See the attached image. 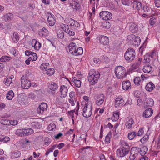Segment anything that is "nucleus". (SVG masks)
<instances>
[{
	"label": "nucleus",
	"instance_id": "f257e3e1",
	"mask_svg": "<svg viewBox=\"0 0 160 160\" xmlns=\"http://www.w3.org/2000/svg\"><path fill=\"white\" fill-rule=\"evenodd\" d=\"M99 77L100 74L98 71L91 69L89 72L88 80L90 84L93 85L97 82Z\"/></svg>",
	"mask_w": 160,
	"mask_h": 160
},
{
	"label": "nucleus",
	"instance_id": "f03ea898",
	"mask_svg": "<svg viewBox=\"0 0 160 160\" xmlns=\"http://www.w3.org/2000/svg\"><path fill=\"white\" fill-rule=\"evenodd\" d=\"M115 72L116 77L119 79L126 77L127 75L125 68L121 66H118L115 68Z\"/></svg>",
	"mask_w": 160,
	"mask_h": 160
},
{
	"label": "nucleus",
	"instance_id": "7ed1b4c3",
	"mask_svg": "<svg viewBox=\"0 0 160 160\" xmlns=\"http://www.w3.org/2000/svg\"><path fill=\"white\" fill-rule=\"evenodd\" d=\"M136 53L134 49L129 48L127 50L124 54V57L127 61H131L133 60L135 57Z\"/></svg>",
	"mask_w": 160,
	"mask_h": 160
},
{
	"label": "nucleus",
	"instance_id": "20e7f679",
	"mask_svg": "<svg viewBox=\"0 0 160 160\" xmlns=\"http://www.w3.org/2000/svg\"><path fill=\"white\" fill-rule=\"evenodd\" d=\"M82 106L83 107L82 110L83 116L86 118L90 117L92 114L91 105L86 103L85 105H83Z\"/></svg>",
	"mask_w": 160,
	"mask_h": 160
},
{
	"label": "nucleus",
	"instance_id": "39448f33",
	"mask_svg": "<svg viewBox=\"0 0 160 160\" xmlns=\"http://www.w3.org/2000/svg\"><path fill=\"white\" fill-rule=\"evenodd\" d=\"M82 75H78L72 77L71 81L73 83V84L75 87L78 88H79L81 86V79L82 78Z\"/></svg>",
	"mask_w": 160,
	"mask_h": 160
},
{
	"label": "nucleus",
	"instance_id": "423d86ee",
	"mask_svg": "<svg viewBox=\"0 0 160 160\" xmlns=\"http://www.w3.org/2000/svg\"><path fill=\"white\" fill-rule=\"evenodd\" d=\"M67 24L74 29H76L80 26L79 23L74 20L71 18H67L65 19Z\"/></svg>",
	"mask_w": 160,
	"mask_h": 160
},
{
	"label": "nucleus",
	"instance_id": "0eeeda50",
	"mask_svg": "<svg viewBox=\"0 0 160 160\" xmlns=\"http://www.w3.org/2000/svg\"><path fill=\"white\" fill-rule=\"evenodd\" d=\"M140 149L136 147L132 148L131 150L130 155L129 157L130 160L134 159L139 156V152Z\"/></svg>",
	"mask_w": 160,
	"mask_h": 160
},
{
	"label": "nucleus",
	"instance_id": "6e6552de",
	"mask_svg": "<svg viewBox=\"0 0 160 160\" xmlns=\"http://www.w3.org/2000/svg\"><path fill=\"white\" fill-rule=\"evenodd\" d=\"M129 151V148H120L117 150V155L119 158L124 157L128 153Z\"/></svg>",
	"mask_w": 160,
	"mask_h": 160
},
{
	"label": "nucleus",
	"instance_id": "1a4fd4ad",
	"mask_svg": "<svg viewBox=\"0 0 160 160\" xmlns=\"http://www.w3.org/2000/svg\"><path fill=\"white\" fill-rule=\"evenodd\" d=\"M21 87L24 89H27L31 85V82L30 80L27 79L24 76H22L21 79Z\"/></svg>",
	"mask_w": 160,
	"mask_h": 160
},
{
	"label": "nucleus",
	"instance_id": "9d476101",
	"mask_svg": "<svg viewBox=\"0 0 160 160\" xmlns=\"http://www.w3.org/2000/svg\"><path fill=\"white\" fill-rule=\"evenodd\" d=\"M99 15L100 18L105 20L110 19L112 18L111 13L108 11H102L100 13Z\"/></svg>",
	"mask_w": 160,
	"mask_h": 160
},
{
	"label": "nucleus",
	"instance_id": "9b49d317",
	"mask_svg": "<svg viewBox=\"0 0 160 160\" xmlns=\"http://www.w3.org/2000/svg\"><path fill=\"white\" fill-rule=\"evenodd\" d=\"M48 105L45 102H42L37 108V112L38 114H42L47 111Z\"/></svg>",
	"mask_w": 160,
	"mask_h": 160
},
{
	"label": "nucleus",
	"instance_id": "f8f14e48",
	"mask_svg": "<svg viewBox=\"0 0 160 160\" xmlns=\"http://www.w3.org/2000/svg\"><path fill=\"white\" fill-rule=\"evenodd\" d=\"M124 100L121 96L116 98L115 101L114 106L116 108H118L122 106L124 104Z\"/></svg>",
	"mask_w": 160,
	"mask_h": 160
},
{
	"label": "nucleus",
	"instance_id": "ddd939ff",
	"mask_svg": "<svg viewBox=\"0 0 160 160\" xmlns=\"http://www.w3.org/2000/svg\"><path fill=\"white\" fill-rule=\"evenodd\" d=\"M48 19L47 22L50 26H53L55 23L54 16L51 13L48 12L47 14Z\"/></svg>",
	"mask_w": 160,
	"mask_h": 160
},
{
	"label": "nucleus",
	"instance_id": "4468645a",
	"mask_svg": "<svg viewBox=\"0 0 160 160\" xmlns=\"http://www.w3.org/2000/svg\"><path fill=\"white\" fill-rule=\"evenodd\" d=\"M68 91V89L66 86L64 85H61L60 88L61 97L62 98L65 97L67 95Z\"/></svg>",
	"mask_w": 160,
	"mask_h": 160
},
{
	"label": "nucleus",
	"instance_id": "2eb2a0df",
	"mask_svg": "<svg viewBox=\"0 0 160 160\" xmlns=\"http://www.w3.org/2000/svg\"><path fill=\"white\" fill-rule=\"evenodd\" d=\"M31 44L35 50L38 51L41 48V44L35 39H33L31 42Z\"/></svg>",
	"mask_w": 160,
	"mask_h": 160
},
{
	"label": "nucleus",
	"instance_id": "dca6fc26",
	"mask_svg": "<svg viewBox=\"0 0 160 160\" xmlns=\"http://www.w3.org/2000/svg\"><path fill=\"white\" fill-rule=\"evenodd\" d=\"M100 43L104 45H108L109 43V38L104 35H101L99 38Z\"/></svg>",
	"mask_w": 160,
	"mask_h": 160
},
{
	"label": "nucleus",
	"instance_id": "f3484780",
	"mask_svg": "<svg viewBox=\"0 0 160 160\" xmlns=\"http://www.w3.org/2000/svg\"><path fill=\"white\" fill-rule=\"evenodd\" d=\"M104 95L103 94H101L97 96L96 103L98 106L102 104L104 101Z\"/></svg>",
	"mask_w": 160,
	"mask_h": 160
},
{
	"label": "nucleus",
	"instance_id": "a211bd4d",
	"mask_svg": "<svg viewBox=\"0 0 160 160\" xmlns=\"http://www.w3.org/2000/svg\"><path fill=\"white\" fill-rule=\"evenodd\" d=\"M133 123L134 120L132 118H127L125 124L126 128L129 129L132 128Z\"/></svg>",
	"mask_w": 160,
	"mask_h": 160
},
{
	"label": "nucleus",
	"instance_id": "6ab92c4d",
	"mask_svg": "<svg viewBox=\"0 0 160 160\" xmlns=\"http://www.w3.org/2000/svg\"><path fill=\"white\" fill-rule=\"evenodd\" d=\"M76 48V44L75 43L72 42L70 43L68 46L69 52L71 54L75 53L74 51H75V49Z\"/></svg>",
	"mask_w": 160,
	"mask_h": 160
},
{
	"label": "nucleus",
	"instance_id": "aec40b11",
	"mask_svg": "<svg viewBox=\"0 0 160 160\" xmlns=\"http://www.w3.org/2000/svg\"><path fill=\"white\" fill-rule=\"evenodd\" d=\"M131 86L130 82L129 80L123 81L122 83V88L124 90H128Z\"/></svg>",
	"mask_w": 160,
	"mask_h": 160
},
{
	"label": "nucleus",
	"instance_id": "412c9836",
	"mask_svg": "<svg viewBox=\"0 0 160 160\" xmlns=\"http://www.w3.org/2000/svg\"><path fill=\"white\" fill-rule=\"evenodd\" d=\"M153 113V110L149 108L146 110L143 114V116L145 118H148L151 116Z\"/></svg>",
	"mask_w": 160,
	"mask_h": 160
},
{
	"label": "nucleus",
	"instance_id": "4be33fe9",
	"mask_svg": "<svg viewBox=\"0 0 160 160\" xmlns=\"http://www.w3.org/2000/svg\"><path fill=\"white\" fill-rule=\"evenodd\" d=\"M144 104L147 107H151L154 104V101L151 98H146L145 100Z\"/></svg>",
	"mask_w": 160,
	"mask_h": 160
},
{
	"label": "nucleus",
	"instance_id": "5701e85b",
	"mask_svg": "<svg viewBox=\"0 0 160 160\" xmlns=\"http://www.w3.org/2000/svg\"><path fill=\"white\" fill-rule=\"evenodd\" d=\"M155 85L152 82H148L146 86V89L148 91L151 92L155 88Z\"/></svg>",
	"mask_w": 160,
	"mask_h": 160
},
{
	"label": "nucleus",
	"instance_id": "b1692460",
	"mask_svg": "<svg viewBox=\"0 0 160 160\" xmlns=\"http://www.w3.org/2000/svg\"><path fill=\"white\" fill-rule=\"evenodd\" d=\"M133 7L134 9L138 11L142 8V4L140 2H134L133 3Z\"/></svg>",
	"mask_w": 160,
	"mask_h": 160
},
{
	"label": "nucleus",
	"instance_id": "393cba45",
	"mask_svg": "<svg viewBox=\"0 0 160 160\" xmlns=\"http://www.w3.org/2000/svg\"><path fill=\"white\" fill-rule=\"evenodd\" d=\"M130 30L132 33H136L138 30V26L135 23H132L129 27Z\"/></svg>",
	"mask_w": 160,
	"mask_h": 160
},
{
	"label": "nucleus",
	"instance_id": "a878e982",
	"mask_svg": "<svg viewBox=\"0 0 160 160\" xmlns=\"http://www.w3.org/2000/svg\"><path fill=\"white\" fill-rule=\"evenodd\" d=\"M148 150L147 147L146 146H143L142 147L140 150L139 152V155L141 156H143L145 155Z\"/></svg>",
	"mask_w": 160,
	"mask_h": 160
},
{
	"label": "nucleus",
	"instance_id": "bb28decb",
	"mask_svg": "<svg viewBox=\"0 0 160 160\" xmlns=\"http://www.w3.org/2000/svg\"><path fill=\"white\" fill-rule=\"evenodd\" d=\"M151 69L152 67L150 65L146 64L144 66L143 70L144 72L148 73L151 71Z\"/></svg>",
	"mask_w": 160,
	"mask_h": 160
},
{
	"label": "nucleus",
	"instance_id": "cd10ccee",
	"mask_svg": "<svg viewBox=\"0 0 160 160\" xmlns=\"http://www.w3.org/2000/svg\"><path fill=\"white\" fill-rule=\"evenodd\" d=\"M12 39L13 42L15 43H17L18 42L19 40V37L18 33L17 32H15L13 33L12 37Z\"/></svg>",
	"mask_w": 160,
	"mask_h": 160
},
{
	"label": "nucleus",
	"instance_id": "c85d7f7f",
	"mask_svg": "<svg viewBox=\"0 0 160 160\" xmlns=\"http://www.w3.org/2000/svg\"><path fill=\"white\" fill-rule=\"evenodd\" d=\"M49 65L48 62L43 63L41 64L40 68L41 70L45 72L49 68Z\"/></svg>",
	"mask_w": 160,
	"mask_h": 160
},
{
	"label": "nucleus",
	"instance_id": "c756f323",
	"mask_svg": "<svg viewBox=\"0 0 160 160\" xmlns=\"http://www.w3.org/2000/svg\"><path fill=\"white\" fill-rule=\"evenodd\" d=\"M119 112H114L113 116L112 117V121H116L119 119Z\"/></svg>",
	"mask_w": 160,
	"mask_h": 160
},
{
	"label": "nucleus",
	"instance_id": "7c9ffc66",
	"mask_svg": "<svg viewBox=\"0 0 160 160\" xmlns=\"http://www.w3.org/2000/svg\"><path fill=\"white\" fill-rule=\"evenodd\" d=\"M14 93L12 90L8 92L6 96V98L8 100H12L14 96Z\"/></svg>",
	"mask_w": 160,
	"mask_h": 160
},
{
	"label": "nucleus",
	"instance_id": "2f4dec72",
	"mask_svg": "<svg viewBox=\"0 0 160 160\" xmlns=\"http://www.w3.org/2000/svg\"><path fill=\"white\" fill-rule=\"evenodd\" d=\"M11 157L13 158H17L21 156V153L20 151H17L16 152L11 153Z\"/></svg>",
	"mask_w": 160,
	"mask_h": 160
},
{
	"label": "nucleus",
	"instance_id": "473e14b6",
	"mask_svg": "<svg viewBox=\"0 0 160 160\" xmlns=\"http://www.w3.org/2000/svg\"><path fill=\"white\" fill-rule=\"evenodd\" d=\"M23 130L24 135H29L33 132V131L32 128L24 129Z\"/></svg>",
	"mask_w": 160,
	"mask_h": 160
},
{
	"label": "nucleus",
	"instance_id": "72a5a7b5",
	"mask_svg": "<svg viewBox=\"0 0 160 160\" xmlns=\"http://www.w3.org/2000/svg\"><path fill=\"white\" fill-rule=\"evenodd\" d=\"M49 88L52 90L55 91L58 89V85L53 82H52L49 85Z\"/></svg>",
	"mask_w": 160,
	"mask_h": 160
},
{
	"label": "nucleus",
	"instance_id": "f704fd0d",
	"mask_svg": "<svg viewBox=\"0 0 160 160\" xmlns=\"http://www.w3.org/2000/svg\"><path fill=\"white\" fill-rule=\"evenodd\" d=\"M11 59V58L8 56H3L0 58V61L2 62H8Z\"/></svg>",
	"mask_w": 160,
	"mask_h": 160
},
{
	"label": "nucleus",
	"instance_id": "c9c22d12",
	"mask_svg": "<svg viewBox=\"0 0 160 160\" xmlns=\"http://www.w3.org/2000/svg\"><path fill=\"white\" fill-rule=\"evenodd\" d=\"M4 84L7 86H9L12 82V78H5L4 80Z\"/></svg>",
	"mask_w": 160,
	"mask_h": 160
},
{
	"label": "nucleus",
	"instance_id": "e433bc0d",
	"mask_svg": "<svg viewBox=\"0 0 160 160\" xmlns=\"http://www.w3.org/2000/svg\"><path fill=\"white\" fill-rule=\"evenodd\" d=\"M13 17V15L12 13H9L4 15V19L6 21H9L11 20Z\"/></svg>",
	"mask_w": 160,
	"mask_h": 160
},
{
	"label": "nucleus",
	"instance_id": "4c0bfd02",
	"mask_svg": "<svg viewBox=\"0 0 160 160\" xmlns=\"http://www.w3.org/2000/svg\"><path fill=\"white\" fill-rule=\"evenodd\" d=\"M55 70L53 68H49L46 70L44 73L47 74V75L50 76L53 75L54 73Z\"/></svg>",
	"mask_w": 160,
	"mask_h": 160
},
{
	"label": "nucleus",
	"instance_id": "58836bf2",
	"mask_svg": "<svg viewBox=\"0 0 160 160\" xmlns=\"http://www.w3.org/2000/svg\"><path fill=\"white\" fill-rule=\"evenodd\" d=\"M150 54L149 53H147L144 56V59L143 60V62L144 63L149 62H150V58L149 57Z\"/></svg>",
	"mask_w": 160,
	"mask_h": 160
},
{
	"label": "nucleus",
	"instance_id": "ea45409f",
	"mask_svg": "<svg viewBox=\"0 0 160 160\" xmlns=\"http://www.w3.org/2000/svg\"><path fill=\"white\" fill-rule=\"evenodd\" d=\"M31 61H35L37 58V56L36 53L33 52L28 58Z\"/></svg>",
	"mask_w": 160,
	"mask_h": 160
},
{
	"label": "nucleus",
	"instance_id": "a19ab883",
	"mask_svg": "<svg viewBox=\"0 0 160 160\" xmlns=\"http://www.w3.org/2000/svg\"><path fill=\"white\" fill-rule=\"evenodd\" d=\"M15 134L20 136H23L24 135V130L21 129H18L17 130Z\"/></svg>",
	"mask_w": 160,
	"mask_h": 160
},
{
	"label": "nucleus",
	"instance_id": "79ce46f5",
	"mask_svg": "<svg viewBox=\"0 0 160 160\" xmlns=\"http://www.w3.org/2000/svg\"><path fill=\"white\" fill-rule=\"evenodd\" d=\"M141 81L140 77H136L133 80L134 83L138 86L140 85Z\"/></svg>",
	"mask_w": 160,
	"mask_h": 160
},
{
	"label": "nucleus",
	"instance_id": "37998d69",
	"mask_svg": "<svg viewBox=\"0 0 160 160\" xmlns=\"http://www.w3.org/2000/svg\"><path fill=\"white\" fill-rule=\"evenodd\" d=\"M136 135V133L135 132H130L128 134V138L130 140L133 139Z\"/></svg>",
	"mask_w": 160,
	"mask_h": 160
},
{
	"label": "nucleus",
	"instance_id": "c03bdc74",
	"mask_svg": "<svg viewBox=\"0 0 160 160\" xmlns=\"http://www.w3.org/2000/svg\"><path fill=\"white\" fill-rule=\"evenodd\" d=\"M135 38L136 36L134 34H131L127 36V39L133 43V40Z\"/></svg>",
	"mask_w": 160,
	"mask_h": 160
},
{
	"label": "nucleus",
	"instance_id": "a18cd8bd",
	"mask_svg": "<svg viewBox=\"0 0 160 160\" xmlns=\"http://www.w3.org/2000/svg\"><path fill=\"white\" fill-rule=\"evenodd\" d=\"M90 148V146H86L85 147H83L82 148H81L79 149V152L82 153V154H84L86 153V149H88Z\"/></svg>",
	"mask_w": 160,
	"mask_h": 160
},
{
	"label": "nucleus",
	"instance_id": "49530a36",
	"mask_svg": "<svg viewBox=\"0 0 160 160\" xmlns=\"http://www.w3.org/2000/svg\"><path fill=\"white\" fill-rule=\"evenodd\" d=\"M68 25L62 24L61 25V28L63 31H65L66 33V31L68 29H69Z\"/></svg>",
	"mask_w": 160,
	"mask_h": 160
},
{
	"label": "nucleus",
	"instance_id": "de8ad7c7",
	"mask_svg": "<svg viewBox=\"0 0 160 160\" xmlns=\"http://www.w3.org/2000/svg\"><path fill=\"white\" fill-rule=\"evenodd\" d=\"M126 141H121L120 143L122 146V148H124L125 146H127L128 147H130V144H129Z\"/></svg>",
	"mask_w": 160,
	"mask_h": 160
},
{
	"label": "nucleus",
	"instance_id": "09e8293b",
	"mask_svg": "<svg viewBox=\"0 0 160 160\" xmlns=\"http://www.w3.org/2000/svg\"><path fill=\"white\" fill-rule=\"evenodd\" d=\"M56 128V125L54 123H51L48 127V129L49 131L53 130Z\"/></svg>",
	"mask_w": 160,
	"mask_h": 160
},
{
	"label": "nucleus",
	"instance_id": "8fccbe9b",
	"mask_svg": "<svg viewBox=\"0 0 160 160\" xmlns=\"http://www.w3.org/2000/svg\"><path fill=\"white\" fill-rule=\"evenodd\" d=\"M88 98V97L86 96H83V99L85 100V101L84 102H83L82 103V106H83V105H85L86 103H88V101L89 100Z\"/></svg>",
	"mask_w": 160,
	"mask_h": 160
},
{
	"label": "nucleus",
	"instance_id": "3c124183",
	"mask_svg": "<svg viewBox=\"0 0 160 160\" xmlns=\"http://www.w3.org/2000/svg\"><path fill=\"white\" fill-rule=\"evenodd\" d=\"M131 2V1L129 0H122V4L125 5L129 6Z\"/></svg>",
	"mask_w": 160,
	"mask_h": 160
},
{
	"label": "nucleus",
	"instance_id": "603ef678",
	"mask_svg": "<svg viewBox=\"0 0 160 160\" xmlns=\"http://www.w3.org/2000/svg\"><path fill=\"white\" fill-rule=\"evenodd\" d=\"M77 51L78 52L77 55H81L83 53V50L82 47H79L77 49Z\"/></svg>",
	"mask_w": 160,
	"mask_h": 160
},
{
	"label": "nucleus",
	"instance_id": "864d4df0",
	"mask_svg": "<svg viewBox=\"0 0 160 160\" xmlns=\"http://www.w3.org/2000/svg\"><path fill=\"white\" fill-rule=\"evenodd\" d=\"M156 22V19L154 17H152L149 20V24H150L152 26Z\"/></svg>",
	"mask_w": 160,
	"mask_h": 160
},
{
	"label": "nucleus",
	"instance_id": "5fc2aeb1",
	"mask_svg": "<svg viewBox=\"0 0 160 160\" xmlns=\"http://www.w3.org/2000/svg\"><path fill=\"white\" fill-rule=\"evenodd\" d=\"M150 54L149 55V57L151 58H152L155 57L156 55V51L154 50H153L151 53H149Z\"/></svg>",
	"mask_w": 160,
	"mask_h": 160
},
{
	"label": "nucleus",
	"instance_id": "6e6d98bb",
	"mask_svg": "<svg viewBox=\"0 0 160 160\" xmlns=\"http://www.w3.org/2000/svg\"><path fill=\"white\" fill-rule=\"evenodd\" d=\"M153 143H155V147L157 148H160V141H153Z\"/></svg>",
	"mask_w": 160,
	"mask_h": 160
},
{
	"label": "nucleus",
	"instance_id": "4d7b16f0",
	"mask_svg": "<svg viewBox=\"0 0 160 160\" xmlns=\"http://www.w3.org/2000/svg\"><path fill=\"white\" fill-rule=\"evenodd\" d=\"M144 133V128L142 127L139 129L138 133V136H141Z\"/></svg>",
	"mask_w": 160,
	"mask_h": 160
},
{
	"label": "nucleus",
	"instance_id": "13d9d810",
	"mask_svg": "<svg viewBox=\"0 0 160 160\" xmlns=\"http://www.w3.org/2000/svg\"><path fill=\"white\" fill-rule=\"evenodd\" d=\"M140 65V62H137L133 63L132 67V68L136 69L139 68Z\"/></svg>",
	"mask_w": 160,
	"mask_h": 160
},
{
	"label": "nucleus",
	"instance_id": "bf43d9fd",
	"mask_svg": "<svg viewBox=\"0 0 160 160\" xmlns=\"http://www.w3.org/2000/svg\"><path fill=\"white\" fill-rule=\"evenodd\" d=\"M151 8L147 5L144 6L143 7V10L145 12H148L150 11Z\"/></svg>",
	"mask_w": 160,
	"mask_h": 160
},
{
	"label": "nucleus",
	"instance_id": "052dcab7",
	"mask_svg": "<svg viewBox=\"0 0 160 160\" xmlns=\"http://www.w3.org/2000/svg\"><path fill=\"white\" fill-rule=\"evenodd\" d=\"M63 135L62 133L59 132L58 134L54 136V137L56 139H59L60 138L62 137Z\"/></svg>",
	"mask_w": 160,
	"mask_h": 160
},
{
	"label": "nucleus",
	"instance_id": "680f3d73",
	"mask_svg": "<svg viewBox=\"0 0 160 160\" xmlns=\"http://www.w3.org/2000/svg\"><path fill=\"white\" fill-rule=\"evenodd\" d=\"M58 37L60 39H62L64 37V33L61 31H60L58 33Z\"/></svg>",
	"mask_w": 160,
	"mask_h": 160
},
{
	"label": "nucleus",
	"instance_id": "e2e57ef3",
	"mask_svg": "<svg viewBox=\"0 0 160 160\" xmlns=\"http://www.w3.org/2000/svg\"><path fill=\"white\" fill-rule=\"evenodd\" d=\"M141 41L140 38L139 37L136 36V38L133 40V42L137 43L138 44V43H140Z\"/></svg>",
	"mask_w": 160,
	"mask_h": 160
},
{
	"label": "nucleus",
	"instance_id": "0e129e2a",
	"mask_svg": "<svg viewBox=\"0 0 160 160\" xmlns=\"http://www.w3.org/2000/svg\"><path fill=\"white\" fill-rule=\"evenodd\" d=\"M69 96L70 98L75 99V95L74 92H71L69 93Z\"/></svg>",
	"mask_w": 160,
	"mask_h": 160
},
{
	"label": "nucleus",
	"instance_id": "69168bd1",
	"mask_svg": "<svg viewBox=\"0 0 160 160\" xmlns=\"http://www.w3.org/2000/svg\"><path fill=\"white\" fill-rule=\"evenodd\" d=\"M66 33L68 34L70 36H73L75 35L74 32L72 31H71L69 29H68L66 31Z\"/></svg>",
	"mask_w": 160,
	"mask_h": 160
},
{
	"label": "nucleus",
	"instance_id": "338daca9",
	"mask_svg": "<svg viewBox=\"0 0 160 160\" xmlns=\"http://www.w3.org/2000/svg\"><path fill=\"white\" fill-rule=\"evenodd\" d=\"M10 138L8 136H4L0 135V140H10Z\"/></svg>",
	"mask_w": 160,
	"mask_h": 160
},
{
	"label": "nucleus",
	"instance_id": "774afa93",
	"mask_svg": "<svg viewBox=\"0 0 160 160\" xmlns=\"http://www.w3.org/2000/svg\"><path fill=\"white\" fill-rule=\"evenodd\" d=\"M146 48L145 46L142 45L139 48V52L141 54H142L144 49Z\"/></svg>",
	"mask_w": 160,
	"mask_h": 160
}]
</instances>
